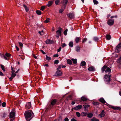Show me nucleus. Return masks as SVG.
<instances>
[{"mask_svg":"<svg viewBox=\"0 0 121 121\" xmlns=\"http://www.w3.org/2000/svg\"><path fill=\"white\" fill-rule=\"evenodd\" d=\"M24 115L26 121H30L32 118V117H31L32 114L31 113L29 112V111H25Z\"/></svg>","mask_w":121,"mask_h":121,"instance_id":"obj_1","label":"nucleus"},{"mask_svg":"<svg viewBox=\"0 0 121 121\" xmlns=\"http://www.w3.org/2000/svg\"><path fill=\"white\" fill-rule=\"evenodd\" d=\"M111 75L109 74H105L104 77V80L106 84H109L110 83Z\"/></svg>","mask_w":121,"mask_h":121,"instance_id":"obj_2","label":"nucleus"},{"mask_svg":"<svg viewBox=\"0 0 121 121\" xmlns=\"http://www.w3.org/2000/svg\"><path fill=\"white\" fill-rule=\"evenodd\" d=\"M57 102L56 99H52L51 100L50 103V108H52L53 106L55 105Z\"/></svg>","mask_w":121,"mask_h":121,"instance_id":"obj_3","label":"nucleus"},{"mask_svg":"<svg viewBox=\"0 0 121 121\" xmlns=\"http://www.w3.org/2000/svg\"><path fill=\"white\" fill-rule=\"evenodd\" d=\"M121 50V42L117 45L116 47L115 51L119 53Z\"/></svg>","mask_w":121,"mask_h":121,"instance_id":"obj_4","label":"nucleus"},{"mask_svg":"<svg viewBox=\"0 0 121 121\" xmlns=\"http://www.w3.org/2000/svg\"><path fill=\"white\" fill-rule=\"evenodd\" d=\"M114 23V21L113 19H109L108 21V24L110 26L113 25Z\"/></svg>","mask_w":121,"mask_h":121,"instance_id":"obj_5","label":"nucleus"},{"mask_svg":"<svg viewBox=\"0 0 121 121\" xmlns=\"http://www.w3.org/2000/svg\"><path fill=\"white\" fill-rule=\"evenodd\" d=\"M62 74V73L60 70H57L54 76H61Z\"/></svg>","mask_w":121,"mask_h":121,"instance_id":"obj_6","label":"nucleus"},{"mask_svg":"<svg viewBox=\"0 0 121 121\" xmlns=\"http://www.w3.org/2000/svg\"><path fill=\"white\" fill-rule=\"evenodd\" d=\"M31 104L30 102L27 103L25 105V108L26 109H29L31 107Z\"/></svg>","mask_w":121,"mask_h":121,"instance_id":"obj_7","label":"nucleus"},{"mask_svg":"<svg viewBox=\"0 0 121 121\" xmlns=\"http://www.w3.org/2000/svg\"><path fill=\"white\" fill-rule=\"evenodd\" d=\"M105 113L104 111V110H102L101 112L100 113L99 115V117L100 118H102L104 117L105 116Z\"/></svg>","mask_w":121,"mask_h":121,"instance_id":"obj_8","label":"nucleus"},{"mask_svg":"<svg viewBox=\"0 0 121 121\" xmlns=\"http://www.w3.org/2000/svg\"><path fill=\"white\" fill-rule=\"evenodd\" d=\"M68 2V0H63V5L62 6V8H63L64 9H65Z\"/></svg>","mask_w":121,"mask_h":121,"instance_id":"obj_9","label":"nucleus"},{"mask_svg":"<svg viewBox=\"0 0 121 121\" xmlns=\"http://www.w3.org/2000/svg\"><path fill=\"white\" fill-rule=\"evenodd\" d=\"M82 107V105H79L76 106L75 107L73 108L72 109L73 110V109L76 110H77L78 109H81Z\"/></svg>","mask_w":121,"mask_h":121,"instance_id":"obj_10","label":"nucleus"},{"mask_svg":"<svg viewBox=\"0 0 121 121\" xmlns=\"http://www.w3.org/2000/svg\"><path fill=\"white\" fill-rule=\"evenodd\" d=\"M88 100V99L85 97L84 96H82L81 98V99H79L80 102H82V101H86Z\"/></svg>","mask_w":121,"mask_h":121,"instance_id":"obj_11","label":"nucleus"},{"mask_svg":"<svg viewBox=\"0 0 121 121\" xmlns=\"http://www.w3.org/2000/svg\"><path fill=\"white\" fill-rule=\"evenodd\" d=\"M90 105H84V110L85 112H88V108L90 107Z\"/></svg>","mask_w":121,"mask_h":121,"instance_id":"obj_12","label":"nucleus"},{"mask_svg":"<svg viewBox=\"0 0 121 121\" xmlns=\"http://www.w3.org/2000/svg\"><path fill=\"white\" fill-rule=\"evenodd\" d=\"M88 70L90 71H95V68L93 66L89 67L88 69Z\"/></svg>","mask_w":121,"mask_h":121,"instance_id":"obj_13","label":"nucleus"},{"mask_svg":"<svg viewBox=\"0 0 121 121\" xmlns=\"http://www.w3.org/2000/svg\"><path fill=\"white\" fill-rule=\"evenodd\" d=\"M67 16L69 17L71 19L73 18L74 17V14L71 13H70L68 14Z\"/></svg>","mask_w":121,"mask_h":121,"instance_id":"obj_14","label":"nucleus"},{"mask_svg":"<svg viewBox=\"0 0 121 121\" xmlns=\"http://www.w3.org/2000/svg\"><path fill=\"white\" fill-rule=\"evenodd\" d=\"M81 40V38L80 37H77L75 39V41L76 43H78Z\"/></svg>","mask_w":121,"mask_h":121,"instance_id":"obj_15","label":"nucleus"},{"mask_svg":"<svg viewBox=\"0 0 121 121\" xmlns=\"http://www.w3.org/2000/svg\"><path fill=\"white\" fill-rule=\"evenodd\" d=\"M81 48L78 46H77L75 47V50L77 52H79L80 50V48Z\"/></svg>","mask_w":121,"mask_h":121,"instance_id":"obj_16","label":"nucleus"},{"mask_svg":"<svg viewBox=\"0 0 121 121\" xmlns=\"http://www.w3.org/2000/svg\"><path fill=\"white\" fill-rule=\"evenodd\" d=\"M107 68V66L106 65H104L101 68L102 72L103 73L104 71H105L106 70V68Z\"/></svg>","mask_w":121,"mask_h":121,"instance_id":"obj_17","label":"nucleus"},{"mask_svg":"<svg viewBox=\"0 0 121 121\" xmlns=\"http://www.w3.org/2000/svg\"><path fill=\"white\" fill-rule=\"evenodd\" d=\"M106 68L105 70V72L106 73H110L111 72V69L107 66V68Z\"/></svg>","mask_w":121,"mask_h":121,"instance_id":"obj_18","label":"nucleus"},{"mask_svg":"<svg viewBox=\"0 0 121 121\" xmlns=\"http://www.w3.org/2000/svg\"><path fill=\"white\" fill-rule=\"evenodd\" d=\"M99 100L100 102L103 104H105V103H106L105 100L103 98H100L99 99Z\"/></svg>","mask_w":121,"mask_h":121,"instance_id":"obj_19","label":"nucleus"},{"mask_svg":"<svg viewBox=\"0 0 121 121\" xmlns=\"http://www.w3.org/2000/svg\"><path fill=\"white\" fill-rule=\"evenodd\" d=\"M53 3L52 1H50L48 2V4L47 5L48 7H50L51 6Z\"/></svg>","mask_w":121,"mask_h":121,"instance_id":"obj_20","label":"nucleus"},{"mask_svg":"<svg viewBox=\"0 0 121 121\" xmlns=\"http://www.w3.org/2000/svg\"><path fill=\"white\" fill-rule=\"evenodd\" d=\"M14 116V113L13 112H11L10 114V118H13Z\"/></svg>","mask_w":121,"mask_h":121,"instance_id":"obj_21","label":"nucleus"},{"mask_svg":"<svg viewBox=\"0 0 121 121\" xmlns=\"http://www.w3.org/2000/svg\"><path fill=\"white\" fill-rule=\"evenodd\" d=\"M69 45L70 47H73V42L72 41L70 42L69 44Z\"/></svg>","mask_w":121,"mask_h":121,"instance_id":"obj_22","label":"nucleus"},{"mask_svg":"<svg viewBox=\"0 0 121 121\" xmlns=\"http://www.w3.org/2000/svg\"><path fill=\"white\" fill-rule=\"evenodd\" d=\"M87 117H88L89 118H91L93 116V114L91 113H90L88 114L87 113Z\"/></svg>","mask_w":121,"mask_h":121,"instance_id":"obj_23","label":"nucleus"},{"mask_svg":"<svg viewBox=\"0 0 121 121\" xmlns=\"http://www.w3.org/2000/svg\"><path fill=\"white\" fill-rule=\"evenodd\" d=\"M0 55L2 57L4 58L5 60H7L8 58L4 54H0Z\"/></svg>","mask_w":121,"mask_h":121,"instance_id":"obj_24","label":"nucleus"},{"mask_svg":"<svg viewBox=\"0 0 121 121\" xmlns=\"http://www.w3.org/2000/svg\"><path fill=\"white\" fill-rule=\"evenodd\" d=\"M62 30V28H60L59 30H57L56 31V33L57 35L59 36V33H60V30Z\"/></svg>","mask_w":121,"mask_h":121,"instance_id":"obj_25","label":"nucleus"},{"mask_svg":"<svg viewBox=\"0 0 121 121\" xmlns=\"http://www.w3.org/2000/svg\"><path fill=\"white\" fill-rule=\"evenodd\" d=\"M67 63L69 65H71L72 64V62L71 60L69 59H68L66 61Z\"/></svg>","mask_w":121,"mask_h":121,"instance_id":"obj_26","label":"nucleus"},{"mask_svg":"<svg viewBox=\"0 0 121 121\" xmlns=\"http://www.w3.org/2000/svg\"><path fill=\"white\" fill-rule=\"evenodd\" d=\"M93 40L95 41H97L99 40V38L97 37H94L93 38Z\"/></svg>","mask_w":121,"mask_h":121,"instance_id":"obj_27","label":"nucleus"},{"mask_svg":"<svg viewBox=\"0 0 121 121\" xmlns=\"http://www.w3.org/2000/svg\"><path fill=\"white\" fill-rule=\"evenodd\" d=\"M51 40L50 39H48L45 41L46 43L47 44H51V42H50Z\"/></svg>","mask_w":121,"mask_h":121,"instance_id":"obj_28","label":"nucleus"},{"mask_svg":"<svg viewBox=\"0 0 121 121\" xmlns=\"http://www.w3.org/2000/svg\"><path fill=\"white\" fill-rule=\"evenodd\" d=\"M117 63H121V56L119 58V59H118L117 60ZM120 66L119 67H121V64H120Z\"/></svg>","mask_w":121,"mask_h":121,"instance_id":"obj_29","label":"nucleus"},{"mask_svg":"<svg viewBox=\"0 0 121 121\" xmlns=\"http://www.w3.org/2000/svg\"><path fill=\"white\" fill-rule=\"evenodd\" d=\"M81 65L82 66H85L86 65V62L85 61H83L81 62Z\"/></svg>","mask_w":121,"mask_h":121,"instance_id":"obj_30","label":"nucleus"},{"mask_svg":"<svg viewBox=\"0 0 121 121\" xmlns=\"http://www.w3.org/2000/svg\"><path fill=\"white\" fill-rule=\"evenodd\" d=\"M23 7L25 8V10H26V11L27 12L29 11V9L28 8V7H27V6L25 4H23Z\"/></svg>","mask_w":121,"mask_h":121,"instance_id":"obj_31","label":"nucleus"},{"mask_svg":"<svg viewBox=\"0 0 121 121\" xmlns=\"http://www.w3.org/2000/svg\"><path fill=\"white\" fill-rule=\"evenodd\" d=\"M91 121H99L98 119H96L95 117H93L91 119Z\"/></svg>","mask_w":121,"mask_h":121,"instance_id":"obj_32","label":"nucleus"},{"mask_svg":"<svg viewBox=\"0 0 121 121\" xmlns=\"http://www.w3.org/2000/svg\"><path fill=\"white\" fill-rule=\"evenodd\" d=\"M71 60H72L73 63V64H76L77 63V59H71Z\"/></svg>","mask_w":121,"mask_h":121,"instance_id":"obj_33","label":"nucleus"},{"mask_svg":"<svg viewBox=\"0 0 121 121\" xmlns=\"http://www.w3.org/2000/svg\"><path fill=\"white\" fill-rule=\"evenodd\" d=\"M111 38V36L110 35H107L106 36V38L108 40H109Z\"/></svg>","mask_w":121,"mask_h":121,"instance_id":"obj_34","label":"nucleus"},{"mask_svg":"<svg viewBox=\"0 0 121 121\" xmlns=\"http://www.w3.org/2000/svg\"><path fill=\"white\" fill-rule=\"evenodd\" d=\"M87 115V112H82L81 113V115L82 116H84Z\"/></svg>","mask_w":121,"mask_h":121,"instance_id":"obj_35","label":"nucleus"},{"mask_svg":"<svg viewBox=\"0 0 121 121\" xmlns=\"http://www.w3.org/2000/svg\"><path fill=\"white\" fill-rule=\"evenodd\" d=\"M5 55L6 57V56L8 57H9L11 56V55L9 53H7L5 54Z\"/></svg>","mask_w":121,"mask_h":121,"instance_id":"obj_36","label":"nucleus"},{"mask_svg":"<svg viewBox=\"0 0 121 121\" xmlns=\"http://www.w3.org/2000/svg\"><path fill=\"white\" fill-rule=\"evenodd\" d=\"M0 66L2 70L4 71L5 72V70L4 69V66L2 65H1Z\"/></svg>","mask_w":121,"mask_h":121,"instance_id":"obj_37","label":"nucleus"},{"mask_svg":"<svg viewBox=\"0 0 121 121\" xmlns=\"http://www.w3.org/2000/svg\"><path fill=\"white\" fill-rule=\"evenodd\" d=\"M36 13L39 15H40L41 14V12L39 10H37L36 11Z\"/></svg>","mask_w":121,"mask_h":121,"instance_id":"obj_38","label":"nucleus"},{"mask_svg":"<svg viewBox=\"0 0 121 121\" xmlns=\"http://www.w3.org/2000/svg\"><path fill=\"white\" fill-rule=\"evenodd\" d=\"M92 104H94L95 105H99V103L98 102H95L94 101H93L92 102Z\"/></svg>","mask_w":121,"mask_h":121,"instance_id":"obj_39","label":"nucleus"},{"mask_svg":"<svg viewBox=\"0 0 121 121\" xmlns=\"http://www.w3.org/2000/svg\"><path fill=\"white\" fill-rule=\"evenodd\" d=\"M46 59L47 60H49L51 59V58L50 57L48 56L47 55H46Z\"/></svg>","mask_w":121,"mask_h":121,"instance_id":"obj_40","label":"nucleus"},{"mask_svg":"<svg viewBox=\"0 0 121 121\" xmlns=\"http://www.w3.org/2000/svg\"><path fill=\"white\" fill-rule=\"evenodd\" d=\"M59 62V61L58 60H55L54 62V64H58Z\"/></svg>","mask_w":121,"mask_h":121,"instance_id":"obj_41","label":"nucleus"},{"mask_svg":"<svg viewBox=\"0 0 121 121\" xmlns=\"http://www.w3.org/2000/svg\"><path fill=\"white\" fill-rule=\"evenodd\" d=\"M68 30L67 29H66L64 31V34L65 35H67V32L68 31Z\"/></svg>","mask_w":121,"mask_h":121,"instance_id":"obj_42","label":"nucleus"},{"mask_svg":"<svg viewBox=\"0 0 121 121\" xmlns=\"http://www.w3.org/2000/svg\"><path fill=\"white\" fill-rule=\"evenodd\" d=\"M93 1L95 4H97L99 3L96 0H93Z\"/></svg>","mask_w":121,"mask_h":121,"instance_id":"obj_43","label":"nucleus"},{"mask_svg":"<svg viewBox=\"0 0 121 121\" xmlns=\"http://www.w3.org/2000/svg\"><path fill=\"white\" fill-rule=\"evenodd\" d=\"M50 20V19L49 18H47L46 20L44 22L45 23H47L48 22H49Z\"/></svg>","mask_w":121,"mask_h":121,"instance_id":"obj_44","label":"nucleus"},{"mask_svg":"<svg viewBox=\"0 0 121 121\" xmlns=\"http://www.w3.org/2000/svg\"><path fill=\"white\" fill-rule=\"evenodd\" d=\"M6 103L5 102H3L2 103L1 105L3 107H5L6 106Z\"/></svg>","mask_w":121,"mask_h":121,"instance_id":"obj_45","label":"nucleus"},{"mask_svg":"<svg viewBox=\"0 0 121 121\" xmlns=\"http://www.w3.org/2000/svg\"><path fill=\"white\" fill-rule=\"evenodd\" d=\"M76 113L77 116L78 117H80L81 116L80 113L78 112H76Z\"/></svg>","mask_w":121,"mask_h":121,"instance_id":"obj_46","label":"nucleus"},{"mask_svg":"<svg viewBox=\"0 0 121 121\" xmlns=\"http://www.w3.org/2000/svg\"><path fill=\"white\" fill-rule=\"evenodd\" d=\"M63 8H62V9H60L59 10V12L60 13H62V12L64 11V9Z\"/></svg>","mask_w":121,"mask_h":121,"instance_id":"obj_47","label":"nucleus"},{"mask_svg":"<svg viewBox=\"0 0 121 121\" xmlns=\"http://www.w3.org/2000/svg\"><path fill=\"white\" fill-rule=\"evenodd\" d=\"M60 2V0H56L55 1V4L57 5L58 4V3Z\"/></svg>","mask_w":121,"mask_h":121,"instance_id":"obj_48","label":"nucleus"},{"mask_svg":"<svg viewBox=\"0 0 121 121\" xmlns=\"http://www.w3.org/2000/svg\"><path fill=\"white\" fill-rule=\"evenodd\" d=\"M61 65H60L58 66V68L57 69V70H60L61 69Z\"/></svg>","mask_w":121,"mask_h":121,"instance_id":"obj_49","label":"nucleus"},{"mask_svg":"<svg viewBox=\"0 0 121 121\" xmlns=\"http://www.w3.org/2000/svg\"><path fill=\"white\" fill-rule=\"evenodd\" d=\"M7 114L5 113H4L3 114V118H5L7 116Z\"/></svg>","mask_w":121,"mask_h":121,"instance_id":"obj_50","label":"nucleus"},{"mask_svg":"<svg viewBox=\"0 0 121 121\" xmlns=\"http://www.w3.org/2000/svg\"><path fill=\"white\" fill-rule=\"evenodd\" d=\"M19 45L20 46V47L21 48L22 47L23 44L21 42H19Z\"/></svg>","mask_w":121,"mask_h":121,"instance_id":"obj_51","label":"nucleus"},{"mask_svg":"<svg viewBox=\"0 0 121 121\" xmlns=\"http://www.w3.org/2000/svg\"><path fill=\"white\" fill-rule=\"evenodd\" d=\"M16 75V74L15 73H12L11 75V77H12L13 78Z\"/></svg>","mask_w":121,"mask_h":121,"instance_id":"obj_52","label":"nucleus"},{"mask_svg":"<svg viewBox=\"0 0 121 121\" xmlns=\"http://www.w3.org/2000/svg\"><path fill=\"white\" fill-rule=\"evenodd\" d=\"M45 7L44 6H42L41 8V9L42 11H43L44 9H45Z\"/></svg>","mask_w":121,"mask_h":121,"instance_id":"obj_53","label":"nucleus"},{"mask_svg":"<svg viewBox=\"0 0 121 121\" xmlns=\"http://www.w3.org/2000/svg\"><path fill=\"white\" fill-rule=\"evenodd\" d=\"M86 40L87 39L86 38H84L82 40V43H84Z\"/></svg>","mask_w":121,"mask_h":121,"instance_id":"obj_54","label":"nucleus"},{"mask_svg":"<svg viewBox=\"0 0 121 121\" xmlns=\"http://www.w3.org/2000/svg\"><path fill=\"white\" fill-rule=\"evenodd\" d=\"M67 45H66L65 43H63L62 44V48H63L64 47H65Z\"/></svg>","mask_w":121,"mask_h":121,"instance_id":"obj_55","label":"nucleus"},{"mask_svg":"<svg viewBox=\"0 0 121 121\" xmlns=\"http://www.w3.org/2000/svg\"><path fill=\"white\" fill-rule=\"evenodd\" d=\"M117 107H114L113 106H111V108L114 110H116Z\"/></svg>","mask_w":121,"mask_h":121,"instance_id":"obj_56","label":"nucleus"},{"mask_svg":"<svg viewBox=\"0 0 121 121\" xmlns=\"http://www.w3.org/2000/svg\"><path fill=\"white\" fill-rule=\"evenodd\" d=\"M61 47L60 46V47L57 50V52H60L61 50Z\"/></svg>","mask_w":121,"mask_h":121,"instance_id":"obj_57","label":"nucleus"},{"mask_svg":"<svg viewBox=\"0 0 121 121\" xmlns=\"http://www.w3.org/2000/svg\"><path fill=\"white\" fill-rule=\"evenodd\" d=\"M117 16L116 15L115 16H111V18H112L111 19H112V18L114 17H115V18H117Z\"/></svg>","mask_w":121,"mask_h":121,"instance_id":"obj_58","label":"nucleus"},{"mask_svg":"<svg viewBox=\"0 0 121 121\" xmlns=\"http://www.w3.org/2000/svg\"><path fill=\"white\" fill-rule=\"evenodd\" d=\"M4 75L3 73L1 71H0V76H3Z\"/></svg>","mask_w":121,"mask_h":121,"instance_id":"obj_59","label":"nucleus"},{"mask_svg":"<svg viewBox=\"0 0 121 121\" xmlns=\"http://www.w3.org/2000/svg\"><path fill=\"white\" fill-rule=\"evenodd\" d=\"M59 56V55L57 54H55L53 56V57H57Z\"/></svg>","mask_w":121,"mask_h":121,"instance_id":"obj_60","label":"nucleus"},{"mask_svg":"<svg viewBox=\"0 0 121 121\" xmlns=\"http://www.w3.org/2000/svg\"><path fill=\"white\" fill-rule=\"evenodd\" d=\"M65 121H69V119L67 117H66L64 119Z\"/></svg>","mask_w":121,"mask_h":121,"instance_id":"obj_61","label":"nucleus"},{"mask_svg":"<svg viewBox=\"0 0 121 121\" xmlns=\"http://www.w3.org/2000/svg\"><path fill=\"white\" fill-rule=\"evenodd\" d=\"M33 57L35 58L36 59H38L37 58V57L34 54H33Z\"/></svg>","mask_w":121,"mask_h":121,"instance_id":"obj_62","label":"nucleus"},{"mask_svg":"<svg viewBox=\"0 0 121 121\" xmlns=\"http://www.w3.org/2000/svg\"><path fill=\"white\" fill-rule=\"evenodd\" d=\"M121 108L120 107H116V110H120Z\"/></svg>","mask_w":121,"mask_h":121,"instance_id":"obj_63","label":"nucleus"},{"mask_svg":"<svg viewBox=\"0 0 121 121\" xmlns=\"http://www.w3.org/2000/svg\"><path fill=\"white\" fill-rule=\"evenodd\" d=\"M71 121H77L74 118H73L71 119Z\"/></svg>","mask_w":121,"mask_h":121,"instance_id":"obj_64","label":"nucleus"}]
</instances>
